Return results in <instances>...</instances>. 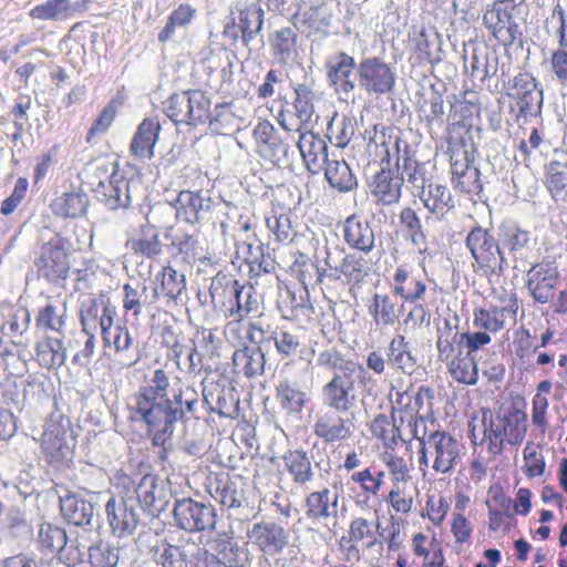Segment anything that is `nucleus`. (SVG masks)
Returning a JSON list of instances; mask_svg holds the SVG:
<instances>
[{
	"label": "nucleus",
	"mask_w": 567,
	"mask_h": 567,
	"mask_svg": "<svg viewBox=\"0 0 567 567\" xmlns=\"http://www.w3.org/2000/svg\"><path fill=\"white\" fill-rule=\"evenodd\" d=\"M159 120L155 116L144 118L131 142V152L140 158H151L154 155V146L161 132Z\"/></svg>",
	"instance_id": "nucleus-34"
},
{
	"label": "nucleus",
	"mask_w": 567,
	"mask_h": 567,
	"mask_svg": "<svg viewBox=\"0 0 567 567\" xmlns=\"http://www.w3.org/2000/svg\"><path fill=\"white\" fill-rule=\"evenodd\" d=\"M499 239L486 228L476 226L466 236L465 245L472 258L481 268L489 269L491 274L498 276L501 262Z\"/></svg>",
	"instance_id": "nucleus-14"
},
{
	"label": "nucleus",
	"mask_w": 567,
	"mask_h": 567,
	"mask_svg": "<svg viewBox=\"0 0 567 567\" xmlns=\"http://www.w3.org/2000/svg\"><path fill=\"white\" fill-rule=\"evenodd\" d=\"M501 250V262L498 266V276L503 275L508 267V255L515 262L514 268H519V264L527 260L535 245V239L528 229L523 228L515 221H503L497 229Z\"/></svg>",
	"instance_id": "nucleus-6"
},
{
	"label": "nucleus",
	"mask_w": 567,
	"mask_h": 567,
	"mask_svg": "<svg viewBox=\"0 0 567 567\" xmlns=\"http://www.w3.org/2000/svg\"><path fill=\"white\" fill-rule=\"evenodd\" d=\"M35 355L39 364L45 369L60 368L66 359L62 340L50 337L37 343Z\"/></svg>",
	"instance_id": "nucleus-46"
},
{
	"label": "nucleus",
	"mask_w": 567,
	"mask_h": 567,
	"mask_svg": "<svg viewBox=\"0 0 567 567\" xmlns=\"http://www.w3.org/2000/svg\"><path fill=\"white\" fill-rule=\"evenodd\" d=\"M483 23L504 47H512L516 41H522L518 23L506 16L505 10L498 9L494 3L487 7L484 12Z\"/></svg>",
	"instance_id": "nucleus-22"
},
{
	"label": "nucleus",
	"mask_w": 567,
	"mask_h": 567,
	"mask_svg": "<svg viewBox=\"0 0 567 567\" xmlns=\"http://www.w3.org/2000/svg\"><path fill=\"white\" fill-rule=\"evenodd\" d=\"M355 62L346 52H338L327 59V76L337 91L350 93L355 89Z\"/></svg>",
	"instance_id": "nucleus-24"
},
{
	"label": "nucleus",
	"mask_w": 567,
	"mask_h": 567,
	"mask_svg": "<svg viewBox=\"0 0 567 567\" xmlns=\"http://www.w3.org/2000/svg\"><path fill=\"white\" fill-rule=\"evenodd\" d=\"M558 284V269L550 264H537L527 271V288L539 303H547L554 298Z\"/></svg>",
	"instance_id": "nucleus-18"
},
{
	"label": "nucleus",
	"mask_w": 567,
	"mask_h": 567,
	"mask_svg": "<svg viewBox=\"0 0 567 567\" xmlns=\"http://www.w3.org/2000/svg\"><path fill=\"white\" fill-rule=\"evenodd\" d=\"M446 143L452 177L475 165L477 150L471 136H451Z\"/></svg>",
	"instance_id": "nucleus-27"
},
{
	"label": "nucleus",
	"mask_w": 567,
	"mask_h": 567,
	"mask_svg": "<svg viewBox=\"0 0 567 567\" xmlns=\"http://www.w3.org/2000/svg\"><path fill=\"white\" fill-rule=\"evenodd\" d=\"M230 14L233 25H227L225 33H230L237 40L239 31L243 44L248 48L262 30L264 10L256 2L239 0L231 7Z\"/></svg>",
	"instance_id": "nucleus-12"
},
{
	"label": "nucleus",
	"mask_w": 567,
	"mask_h": 567,
	"mask_svg": "<svg viewBox=\"0 0 567 567\" xmlns=\"http://www.w3.org/2000/svg\"><path fill=\"white\" fill-rule=\"evenodd\" d=\"M87 203V197L84 194L65 193L52 202L51 209L56 216L76 218L86 212Z\"/></svg>",
	"instance_id": "nucleus-48"
},
{
	"label": "nucleus",
	"mask_w": 567,
	"mask_h": 567,
	"mask_svg": "<svg viewBox=\"0 0 567 567\" xmlns=\"http://www.w3.org/2000/svg\"><path fill=\"white\" fill-rule=\"evenodd\" d=\"M395 234L398 237L402 236L404 239L411 240L416 246L424 243L421 220L414 209L406 207L401 210Z\"/></svg>",
	"instance_id": "nucleus-49"
},
{
	"label": "nucleus",
	"mask_w": 567,
	"mask_h": 567,
	"mask_svg": "<svg viewBox=\"0 0 567 567\" xmlns=\"http://www.w3.org/2000/svg\"><path fill=\"white\" fill-rule=\"evenodd\" d=\"M161 277V290L164 297L169 300L177 301L182 298L186 289V278L184 274L178 272L171 266L164 267L163 270L157 275V279Z\"/></svg>",
	"instance_id": "nucleus-52"
},
{
	"label": "nucleus",
	"mask_w": 567,
	"mask_h": 567,
	"mask_svg": "<svg viewBox=\"0 0 567 567\" xmlns=\"http://www.w3.org/2000/svg\"><path fill=\"white\" fill-rule=\"evenodd\" d=\"M106 480L105 473L94 466L84 467L78 476L79 488L90 495V498L101 499L110 496L109 492L97 491L101 488Z\"/></svg>",
	"instance_id": "nucleus-53"
},
{
	"label": "nucleus",
	"mask_w": 567,
	"mask_h": 567,
	"mask_svg": "<svg viewBox=\"0 0 567 567\" xmlns=\"http://www.w3.org/2000/svg\"><path fill=\"white\" fill-rule=\"evenodd\" d=\"M277 352L284 358L295 357L301 352V343L296 333L276 330L270 333Z\"/></svg>",
	"instance_id": "nucleus-63"
},
{
	"label": "nucleus",
	"mask_w": 567,
	"mask_h": 567,
	"mask_svg": "<svg viewBox=\"0 0 567 567\" xmlns=\"http://www.w3.org/2000/svg\"><path fill=\"white\" fill-rule=\"evenodd\" d=\"M249 539L267 555H277L282 551L288 543L285 528L274 522L255 524L248 532Z\"/></svg>",
	"instance_id": "nucleus-23"
},
{
	"label": "nucleus",
	"mask_w": 567,
	"mask_h": 567,
	"mask_svg": "<svg viewBox=\"0 0 567 567\" xmlns=\"http://www.w3.org/2000/svg\"><path fill=\"white\" fill-rule=\"evenodd\" d=\"M105 511L114 534L121 537L125 534H132L136 529L140 515L132 498L117 502L110 495L105 502Z\"/></svg>",
	"instance_id": "nucleus-20"
},
{
	"label": "nucleus",
	"mask_w": 567,
	"mask_h": 567,
	"mask_svg": "<svg viewBox=\"0 0 567 567\" xmlns=\"http://www.w3.org/2000/svg\"><path fill=\"white\" fill-rule=\"evenodd\" d=\"M75 447V436L70 429V420L60 416L51 419L42 435V450L50 463L55 466H66L72 461Z\"/></svg>",
	"instance_id": "nucleus-8"
},
{
	"label": "nucleus",
	"mask_w": 567,
	"mask_h": 567,
	"mask_svg": "<svg viewBox=\"0 0 567 567\" xmlns=\"http://www.w3.org/2000/svg\"><path fill=\"white\" fill-rule=\"evenodd\" d=\"M173 517L178 528L189 533L213 530L216 526L215 508L189 497L175 501Z\"/></svg>",
	"instance_id": "nucleus-11"
},
{
	"label": "nucleus",
	"mask_w": 567,
	"mask_h": 567,
	"mask_svg": "<svg viewBox=\"0 0 567 567\" xmlns=\"http://www.w3.org/2000/svg\"><path fill=\"white\" fill-rule=\"evenodd\" d=\"M324 176L331 187L339 192H350L357 185V178L346 161H328L326 163Z\"/></svg>",
	"instance_id": "nucleus-47"
},
{
	"label": "nucleus",
	"mask_w": 567,
	"mask_h": 567,
	"mask_svg": "<svg viewBox=\"0 0 567 567\" xmlns=\"http://www.w3.org/2000/svg\"><path fill=\"white\" fill-rule=\"evenodd\" d=\"M318 365L331 369L334 373L360 372L363 368L353 361L346 360L334 350H326L319 353L317 358Z\"/></svg>",
	"instance_id": "nucleus-60"
},
{
	"label": "nucleus",
	"mask_w": 567,
	"mask_h": 567,
	"mask_svg": "<svg viewBox=\"0 0 567 567\" xmlns=\"http://www.w3.org/2000/svg\"><path fill=\"white\" fill-rule=\"evenodd\" d=\"M343 413L329 409L318 412L313 424L315 434L327 443L346 441L354 433V413L343 417Z\"/></svg>",
	"instance_id": "nucleus-16"
},
{
	"label": "nucleus",
	"mask_w": 567,
	"mask_h": 567,
	"mask_svg": "<svg viewBox=\"0 0 567 567\" xmlns=\"http://www.w3.org/2000/svg\"><path fill=\"white\" fill-rule=\"evenodd\" d=\"M365 275L367 260L357 254H351L346 256L338 274H331L330 276L337 279L343 276L348 284H358Z\"/></svg>",
	"instance_id": "nucleus-57"
},
{
	"label": "nucleus",
	"mask_w": 567,
	"mask_h": 567,
	"mask_svg": "<svg viewBox=\"0 0 567 567\" xmlns=\"http://www.w3.org/2000/svg\"><path fill=\"white\" fill-rule=\"evenodd\" d=\"M91 184L95 198L109 209L115 210L131 205L133 199L132 188L136 187L138 182L118 175L115 168L111 167V175L107 181L101 179L96 183L93 181Z\"/></svg>",
	"instance_id": "nucleus-13"
},
{
	"label": "nucleus",
	"mask_w": 567,
	"mask_h": 567,
	"mask_svg": "<svg viewBox=\"0 0 567 567\" xmlns=\"http://www.w3.org/2000/svg\"><path fill=\"white\" fill-rule=\"evenodd\" d=\"M464 66L470 70L472 78L485 81L496 75L498 56L487 48H474L470 55H464Z\"/></svg>",
	"instance_id": "nucleus-39"
},
{
	"label": "nucleus",
	"mask_w": 567,
	"mask_h": 567,
	"mask_svg": "<svg viewBox=\"0 0 567 567\" xmlns=\"http://www.w3.org/2000/svg\"><path fill=\"white\" fill-rule=\"evenodd\" d=\"M286 468L293 482L305 485L313 480L311 458L303 450H289L282 456Z\"/></svg>",
	"instance_id": "nucleus-44"
},
{
	"label": "nucleus",
	"mask_w": 567,
	"mask_h": 567,
	"mask_svg": "<svg viewBox=\"0 0 567 567\" xmlns=\"http://www.w3.org/2000/svg\"><path fill=\"white\" fill-rule=\"evenodd\" d=\"M484 436L488 442L487 450L494 455H499L505 449V443L519 445L527 432V414L515 406L501 410L495 414L483 416Z\"/></svg>",
	"instance_id": "nucleus-2"
},
{
	"label": "nucleus",
	"mask_w": 567,
	"mask_h": 567,
	"mask_svg": "<svg viewBox=\"0 0 567 567\" xmlns=\"http://www.w3.org/2000/svg\"><path fill=\"white\" fill-rule=\"evenodd\" d=\"M65 306L47 305L42 308L37 317V323L40 327L52 331L61 332L64 327Z\"/></svg>",
	"instance_id": "nucleus-62"
},
{
	"label": "nucleus",
	"mask_w": 567,
	"mask_h": 567,
	"mask_svg": "<svg viewBox=\"0 0 567 567\" xmlns=\"http://www.w3.org/2000/svg\"><path fill=\"white\" fill-rule=\"evenodd\" d=\"M120 560V549L109 543L100 542L89 549L91 567H116Z\"/></svg>",
	"instance_id": "nucleus-58"
},
{
	"label": "nucleus",
	"mask_w": 567,
	"mask_h": 567,
	"mask_svg": "<svg viewBox=\"0 0 567 567\" xmlns=\"http://www.w3.org/2000/svg\"><path fill=\"white\" fill-rule=\"evenodd\" d=\"M453 187L460 193L478 194L483 189L481 172L476 165L451 178Z\"/></svg>",
	"instance_id": "nucleus-64"
},
{
	"label": "nucleus",
	"mask_w": 567,
	"mask_h": 567,
	"mask_svg": "<svg viewBox=\"0 0 567 567\" xmlns=\"http://www.w3.org/2000/svg\"><path fill=\"white\" fill-rule=\"evenodd\" d=\"M381 524H377L379 530ZM390 553V535L385 534V529L378 532V537L373 538L367 545V559L371 567H388Z\"/></svg>",
	"instance_id": "nucleus-55"
},
{
	"label": "nucleus",
	"mask_w": 567,
	"mask_h": 567,
	"mask_svg": "<svg viewBox=\"0 0 567 567\" xmlns=\"http://www.w3.org/2000/svg\"><path fill=\"white\" fill-rule=\"evenodd\" d=\"M81 8L80 2L47 0L44 3L32 8L29 14L31 18L39 20L63 21L73 17Z\"/></svg>",
	"instance_id": "nucleus-41"
},
{
	"label": "nucleus",
	"mask_w": 567,
	"mask_h": 567,
	"mask_svg": "<svg viewBox=\"0 0 567 567\" xmlns=\"http://www.w3.org/2000/svg\"><path fill=\"white\" fill-rule=\"evenodd\" d=\"M213 206V199L202 192L182 190L174 204L163 203L154 205L147 215L150 221L165 225L159 217L175 215L178 220L189 225H200L208 219Z\"/></svg>",
	"instance_id": "nucleus-3"
},
{
	"label": "nucleus",
	"mask_w": 567,
	"mask_h": 567,
	"mask_svg": "<svg viewBox=\"0 0 567 567\" xmlns=\"http://www.w3.org/2000/svg\"><path fill=\"white\" fill-rule=\"evenodd\" d=\"M505 95L515 102L517 117H536L543 106V90L536 79L528 72H520L504 84Z\"/></svg>",
	"instance_id": "nucleus-7"
},
{
	"label": "nucleus",
	"mask_w": 567,
	"mask_h": 567,
	"mask_svg": "<svg viewBox=\"0 0 567 567\" xmlns=\"http://www.w3.org/2000/svg\"><path fill=\"white\" fill-rule=\"evenodd\" d=\"M233 306L226 311L225 318L233 319V322H241L249 317L250 313L259 311V301L252 286L241 285L236 293Z\"/></svg>",
	"instance_id": "nucleus-43"
},
{
	"label": "nucleus",
	"mask_w": 567,
	"mask_h": 567,
	"mask_svg": "<svg viewBox=\"0 0 567 567\" xmlns=\"http://www.w3.org/2000/svg\"><path fill=\"white\" fill-rule=\"evenodd\" d=\"M449 370L452 377L461 383L474 385L477 382V364L470 352L464 357L453 358L449 362Z\"/></svg>",
	"instance_id": "nucleus-56"
},
{
	"label": "nucleus",
	"mask_w": 567,
	"mask_h": 567,
	"mask_svg": "<svg viewBox=\"0 0 567 567\" xmlns=\"http://www.w3.org/2000/svg\"><path fill=\"white\" fill-rule=\"evenodd\" d=\"M365 370L350 373H333V377L321 389L323 406L339 413L352 414L358 403L355 382H363Z\"/></svg>",
	"instance_id": "nucleus-5"
},
{
	"label": "nucleus",
	"mask_w": 567,
	"mask_h": 567,
	"mask_svg": "<svg viewBox=\"0 0 567 567\" xmlns=\"http://www.w3.org/2000/svg\"><path fill=\"white\" fill-rule=\"evenodd\" d=\"M68 543V536L63 528L51 523H43L39 527L38 544L48 553L61 551Z\"/></svg>",
	"instance_id": "nucleus-54"
},
{
	"label": "nucleus",
	"mask_w": 567,
	"mask_h": 567,
	"mask_svg": "<svg viewBox=\"0 0 567 567\" xmlns=\"http://www.w3.org/2000/svg\"><path fill=\"white\" fill-rule=\"evenodd\" d=\"M421 462L427 464L433 458L432 468L445 474L453 470L460 457V444L456 439L443 431H434L420 441Z\"/></svg>",
	"instance_id": "nucleus-10"
},
{
	"label": "nucleus",
	"mask_w": 567,
	"mask_h": 567,
	"mask_svg": "<svg viewBox=\"0 0 567 567\" xmlns=\"http://www.w3.org/2000/svg\"><path fill=\"white\" fill-rule=\"evenodd\" d=\"M296 95L297 96L293 103V109L295 115L298 120L297 123H289L282 113H280L278 117V122L281 127L288 132H301L302 126L310 122L313 114V104L311 103L310 90L305 85H300L296 90Z\"/></svg>",
	"instance_id": "nucleus-40"
},
{
	"label": "nucleus",
	"mask_w": 567,
	"mask_h": 567,
	"mask_svg": "<svg viewBox=\"0 0 567 567\" xmlns=\"http://www.w3.org/2000/svg\"><path fill=\"white\" fill-rule=\"evenodd\" d=\"M360 84L367 92L381 95L390 92V65L379 56L363 59L358 68Z\"/></svg>",
	"instance_id": "nucleus-21"
},
{
	"label": "nucleus",
	"mask_w": 567,
	"mask_h": 567,
	"mask_svg": "<svg viewBox=\"0 0 567 567\" xmlns=\"http://www.w3.org/2000/svg\"><path fill=\"white\" fill-rule=\"evenodd\" d=\"M31 315L24 307H17L11 310L1 329L3 333L11 337L22 336L30 326Z\"/></svg>",
	"instance_id": "nucleus-61"
},
{
	"label": "nucleus",
	"mask_w": 567,
	"mask_h": 567,
	"mask_svg": "<svg viewBox=\"0 0 567 567\" xmlns=\"http://www.w3.org/2000/svg\"><path fill=\"white\" fill-rule=\"evenodd\" d=\"M212 101L200 90H187L172 94L163 102V112L176 125L186 124L197 126L199 124L217 121L210 112Z\"/></svg>",
	"instance_id": "nucleus-4"
},
{
	"label": "nucleus",
	"mask_w": 567,
	"mask_h": 567,
	"mask_svg": "<svg viewBox=\"0 0 567 567\" xmlns=\"http://www.w3.org/2000/svg\"><path fill=\"white\" fill-rule=\"evenodd\" d=\"M197 545L184 543L179 545L163 544L154 551V558L163 567H193Z\"/></svg>",
	"instance_id": "nucleus-35"
},
{
	"label": "nucleus",
	"mask_w": 567,
	"mask_h": 567,
	"mask_svg": "<svg viewBox=\"0 0 567 567\" xmlns=\"http://www.w3.org/2000/svg\"><path fill=\"white\" fill-rule=\"evenodd\" d=\"M169 379L162 369L154 371L151 384L142 386L136 396V412L181 411L172 408V399L167 396Z\"/></svg>",
	"instance_id": "nucleus-15"
},
{
	"label": "nucleus",
	"mask_w": 567,
	"mask_h": 567,
	"mask_svg": "<svg viewBox=\"0 0 567 567\" xmlns=\"http://www.w3.org/2000/svg\"><path fill=\"white\" fill-rule=\"evenodd\" d=\"M135 493L141 507L153 517H158L167 507L168 492L164 482L155 475H144L140 480Z\"/></svg>",
	"instance_id": "nucleus-19"
},
{
	"label": "nucleus",
	"mask_w": 567,
	"mask_h": 567,
	"mask_svg": "<svg viewBox=\"0 0 567 567\" xmlns=\"http://www.w3.org/2000/svg\"><path fill=\"white\" fill-rule=\"evenodd\" d=\"M147 424L150 431L154 432L152 442L155 446H164L166 441L173 436L174 425L182 421L181 411L168 412H137Z\"/></svg>",
	"instance_id": "nucleus-32"
},
{
	"label": "nucleus",
	"mask_w": 567,
	"mask_h": 567,
	"mask_svg": "<svg viewBox=\"0 0 567 567\" xmlns=\"http://www.w3.org/2000/svg\"><path fill=\"white\" fill-rule=\"evenodd\" d=\"M278 310L286 320L307 322L313 315V306L309 300L307 288L298 290L287 289L280 295L278 300Z\"/></svg>",
	"instance_id": "nucleus-25"
},
{
	"label": "nucleus",
	"mask_w": 567,
	"mask_h": 567,
	"mask_svg": "<svg viewBox=\"0 0 567 567\" xmlns=\"http://www.w3.org/2000/svg\"><path fill=\"white\" fill-rule=\"evenodd\" d=\"M95 501L83 499L74 493L60 496V509L62 516L75 526L91 525L95 513Z\"/></svg>",
	"instance_id": "nucleus-30"
},
{
	"label": "nucleus",
	"mask_w": 567,
	"mask_h": 567,
	"mask_svg": "<svg viewBox=\"0 0 567 567\" xmlns=\"http://www.w3.org/2000/svg\"><path fill=\"white\" fill-rule=\"evenodd\" d=\"M297 146L302 155L307 168L312 173H318L322 165L329 161L328 146L326 141L312 132H300Z\"/></svg>",
	"instance_id": "nucleus-31"
},
{
	"label": "nucleus",
	"mask_w": 567,
	"mask_h": 567,
	"mask_svg": "<svg viewBox=\"0 0 567 567\" xmlns=\"http://www.w3.org/2000/svg\"><path fill=\"white\" fill-rule=\"evenodd\" d=\"M115 311L109 299L101 296L83 302L81 323L84 332H96L99 329L103 341H110V328L113 326Z\"/></svg>",
	"instance_id": "nucleus-17"
},
{
	"label": "nucleus",
	"mask_w": 567,
	"mask_h": 567,
	"mask_svg": "<svg viewBox=\"0 0 567 567\" xmlns=\"http://www.w3.org/2000/svg\"><path fill=\"white\" fill-rule=\"evenodd\" d=\"M123 290V307L126 311H133L135 318L142 315L143 307L155 305L159 298L158 287L151 279H145L135 286L126 284Z\"/></svg>",
	"instance_id": "nucleus-26"
},
{
	"label": "nucleus",
	"mask_w": 567,
	"mask_h": 567,
	"mask_svg": "<svg viewBox=\"0 0 567 567\" xmlns=\"http://www.w3.org/2000/svg\"><path fill=\"white\" fill-rule=\"evenodd\" d=\"M338 501V494L327 488L313 492L306 499V514L319 522H332L334 526L339 512Z\"/></svg>",
	"instance_id": "nucleus-28"
},
{
	"label": "nucleus",
	"mask_w": 567,
	"mask_h": 567,
	"mask_svg": "<svg viewBox=\"0 0 567 567\" xmlns=\"http://www.w3.org/2000/svg\"><path fill=\"white\" fill-rule=\"evenodd\" d=\"M355 132V122L352 117L336 114L327 127V137L337 147H346Z\"/></svg>",
	"instance_id": "nucleus-50"
},
{
	"label": "nucleus",
	"mask_w": 567,
	"mask_h": 567,
	"mask_svg": "<svg viewBox=\"0 0 567 567\" xmlns=\"http://www.w3.org/2000/svg\"><path fill=\"white\" fill-rule=\"evenodd\" d=\"M416 416L413 409H395L392 406V445L401 447L408 452L412 440L417 437Z\"/></svg>",
	"instance_id": "nucleus-37"
},
{
	"label": "nucleus",
	"mask_w": 567,
	"mask_h": 567,
	"mask_svg": "<svg viewBox=\"0 0 567 567\" xmlns=\"http://www.w3.org/2000/svg\"><path fill=\"white\" fill-rule=\"evenodd\" d=\"M388 131L389 127L385 123L374 124L373 134L368 144L370 165L375 163L380 166V169L375 171L369 179V196L385 218V208L390 206V146L388 144L390 136Z\"/></svg>",
	"instance_id": "nucleus-1"
},
{
	"label": "nucleus",
	"mask_w": 567,
	"mask_h": 567,
	"mask_svg": "<svg viewBox=\"0 0 567 567\" xmlns=\"http://www.w3.org/2000/svg\"><path fill=\"white\" fill-rule=\"evenodd\" d=\"M518 309L517 299L509 298L508 303L503 307L489 306L486 309L475 311V324L485 330L497 332L505 327L506 321L516 322Z\"/></svg>",
	"instance_id": "nucleus-29"
},
{
	"label": "nucleus",
	"mask_w": 567,
	"mask_h": 567,
	"mask_svg": "<svg viewBox=\"0 0 567 567\" xmlns=\"http://www.w3.org/2000/svg\"><path fill=\"white\" fill-rule=\"evenodd\" d=\"M69 249L68 239L52 234L41 247L40 257L35 261L39 276L52 284L66 279L70 271Z\"/></svg>",
	"instance_id": "nucleus-9"
},
{
	"label": "nucleus",
	"mask_w": 567,
	"mask_h": 567,
	"mask_svg": "<svg viewBox=\"0 0 567 567\" xmlns=\"http://www.w3.org/2000/svg\"><path fill=\"white\" fill-rule=\"evenodd\" d=\"M276 399L289 413H300L307 402V393L290 379H282L276 385Z\"/></svg>",
	"instance_id": "nucleus-45"
},
{
	"label": "nucleus",
	"mask_w": 567,
	"mask_h": 567,
	"mask_svg": "<svg viewBox=\"0 0 567 567\" xmlns=\"http://www.w3.org/2000/svg\"><path fill=\"white\" fill-rule=\"evenodd\" d=\"M131 249L145 258H156L163 251V245L158 238V234L153 229L143 230L140 238L130 241Z\"/></svg>",
	"instance_id": "nucleus-59"
},
{
	"label": "nucleus",
	"mask_w": 567,
	"mask_h": 567,
	"mask_svg": "<svg viewBox=\"0 0 567 567\" xmlns=\"http://www.w3.org/2000/svg\"><path fill=\"white\" fill-rule=\"evenodd\" d=\"M343 236L350 246L359 250L369 251L373 247V230L367 220H361L357 216L347 218L343 226Z\"/></svg>",
	"instance_id": "nucleus-42"
},
{
	"label": "nucleus",
	"mask_w": 567,
	"mask_h": 567,
	"mask_svg": "<svg viewBox=\"0 0 567 567\" xmlns=\"http://www.w3.org/2000/svg\"><path fill=\"white\" fill-rule=\"evenodd\" d=\"M231 360L235 369L246 378H257L265 372L266 355L259 347L244 344L234 351Z\"/></svg>",
	"instance_id": "nucleus-36"
},
{
	"label": "nucleus",
	"mask_w": 567,
	"mask_h": 567,
	"mask_svg": "<svg viewBox=\"0 0 567 567\" xmlns=\"http://www.w3.org/2000/svg\"><path fill=\"white\" fill-rule=\"evenodd\" d=\"M546 185L555 200L567 199V163L553 161L547 166Z\"/></svg>",
	"instance_id": "nucleus-51"
},
{
	"label": "nucleus",
	"mask_w": 567,
	"mask_h": 567,
	"mask_svg": "<svg viewBox=\"0 0 567 567\" xmlns=\"http://www.w3.org/2000/svg\"><path fill=\"white\" fill-rule=\"evenodd\" d=\"M241 285L233 276L218 272L212 278L209 286V297L215 308H219L220 311L226 316L229 307L233 306V301L236 293L240 289Z\"/></svg>",
	"instance_id": "nucleus-38"
},
{
	"label": "nucleus",
	"mask_w": 567,
	"mask_h": 567,
	"mask_svg": "<svg viewBox=\"0 0 567 567\" xmlns=\"http://www.w3.org/2000/svg\"><path fill=\"white\" fill-rule=\"evenodd\" d=\"M268 41L275 60L282 65L293 62L298 56V33L292 27H284L269 33Z\"/></svg>",
	"instance_id": "nucleus-33"
}]
</instances>
